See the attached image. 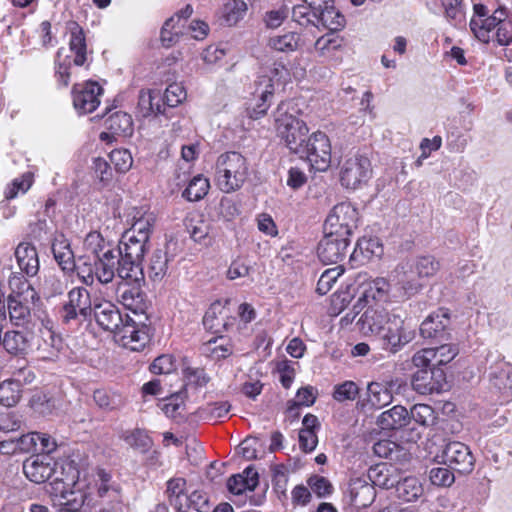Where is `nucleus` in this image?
<instances>
[{
  "instance_id": "2eb2a0df",
  "label": "nucleus",
  "mask_w": 512,
  "mask_h": 512,
  "mask_svg": "<svg viewBox=\"0 0 512 512\" xmlns=\"http://www.w3.org/2000/svg\"><path fill=\"white\" fill-rule=\"evenodd\" d=\"M349 244V239L325 231L324 237L317 246L318 258L324 264L338 263L346 256Z\"/></svg>"
},
{
  "instance_id": "e2e57ef3",
  "label": "nucleus",
  "mask_w": 512,
  "mask_h": 512,
  "mask_svg": "<svg viewBox=\"0 0 512 512\" xmlns=\"http://www.w3.org/2000/svg\"><path fill=\"white\" fill-rule=\"evenodd\" d=\"M84 248L87 252L94 255V258L99 257L108 248H112L110 243L107 242L102 234L98 231L89 232L84 239Z\"/></svg>"
},
{
  "instance_id": "423d86ee",
  "label": "nucleus",
  "mask_w": 512,
  "mask_h": 512,
  "mask_svg": "<svg viewBox=\"0 0 512 512\" xmlns=\"http://www.w3.org/2000/svg\"><path fill=\"white\" fill-rule=\"evenodd\" d=\"M301 155L305 156L309 164L316 171H327L331 165L332 146L326 133L318 130L305 138Z\"/></svg>"
},
{
  "instance_id": "ea45409f",
  "label": "nucleus",
  "mask_w": 512,
  "mask_h": 512,
  "mask_svg": "<svg viewBox=\"0 0 512 512\" xmlns=\"http://www.w3.org/2000/svg\"><path fill=\"white\" fill-rule=\"evenodd\" d=\"M63 48L58 49L54 60V78L58 89H66L71 82L72 61L69 56L61 57Z\"/></svg>"
},
{
  "instance_id": "6e6552de",
  "label": "nucleus",
  "mask_w": 512,
  "mask_h": 512,
  "mask_svg": "<svg viewBox=\"0 0 512 512\" xmlns=\"http://www.w3.org/2000/svg\"><path fill=\"white\" fill-rule=\"evenodd\" d=\"M359 212L350 202L336 204L326 218L324 230L350 240L353 230L357 228Z\"/></svg>"
},
{
  "instance_id": "7c9ffc66",
  "label": "nucleus",
  "mask_w": 512,
  "mask_h": 512,
  "mask_svg": "<svg viewBox=\"0 0 512 512\" xmlns=\"http://www.w3.org/2000/svg\"><path fill=\"white\" fill-rule=\"evenodd\" d=\"M30 302L7 298L9 320L16 328H32V316L28 306Z\"/></svg>"
},
{
  "instance_id": "4468645a",
  "label": "nucleus",
  "mask_w": 512,
  "mask_h": 512,
  "mask_svg": "<svg viewBox=\"0 0 512 512\" xmlns=\"http://www.w3.org/2000/svg\"><path fill=\"white\" fill-rule=\"evenodd\" d=\"M115 337L122 346L132 351L143 350L150 341L147 326L136 323L128 315L125 317V323L116 332Z\"/></svg>"
},
{
  "instance_id": "c756f323",
  "label": "nucleus",
  "mask_w": 512,
  "mask_h": 512,
  "mask_svg": "<svg viewBox=\"0 0 512 512\" xmlns=\"http://www.w3.org/2000/svg\"><path fill=\"white\" fill-rule=\"evenodd\" d=\"M10 294L8 298L34 303L39 299L37 292L21 273H12L9 278Z\"/></svg>"
},
{
  "instance_id": "b1692460",
  "label": "nucleus",
  "mask_w": 512,
  "mask_h": 512,
  "mask_svg": "<svg viewBox=\"0 0 512 512\" xmlns=\"http://www.w3.org/2000/svg\"><path fill=\"white\" fill-rule=\"evenodd\" d=\"M383 245L377 237H362L358 239L349 262L352 266H359L367 263L374 257H381Z\"/></svg>"
},
{
  "instance_id": "4d7b16f0",
  "label": "nucleus",
  "mask_w": 512,
  "mask_h": 512,
  "mask_svg": "<svg viewBox=\"0 0 512 512\" xmlns=\"http://www.w3.org/2000/svg\"><path fill=\"white\" fill-rule=\"evenodd\" d=\"M127 241L123 243V248H116L117 251H121L119 257H124L126 259H132L137 261H142L145 251L146 244L149 241H141L142 239L134 237V239H126Z\"/></svg>"
},
{
  "instance_id": "dca6fc26",
  "label": "nucleus",
  "mask_w": 512,
  "mask_h": 512,
  "mask_svg": "<svg viewBox=\"0 0 512 512\" xmlns=\"http://www.w3.org/2000/svg\"><path fill=\"white\" fill-rule=\"evenodd\" d=\"M392 317L383 306L370 305L357 321L362 334L379 336Z\"/></svg>"
},
{
  "instance_id": "72a5a7b5",
  "label": "nucleus",
  "mask_w": 512,
  "mask_h": 512,
  "mask_svg": "<svg viewBox=\"0 0 512 512\" xmlns=\"http://www.w3.org/2000/svg\"><path fill=\"white\" fill-rule=\"evenodd\" d=\"M160 92L142 89L139 92L138 108L143 117L157 116L165 112L164 105L159 103Z\"/></svg>"
},
{
  "instance_id": "5701e85b",
  "label": "nucleus",
  "mask_w": 512,
  "mask_h": 512,
  "mask_svg": "<svg viewBox=\"0 0 512 512\" xmlns=\"http://www.w3.org/2000/svg\"><path fill=\"white\" fill-rule=\"evenodd\" d=\"M32 328H18L7 330L4 336H1L0 343L7 353L14 356H24L30 348L32 339Z\"/></svg>"
},
{
  "instance_id": "603ef678",
  "label": "nucleus",
  "mask_w": 512,
  "mask_h": 512,
  "mask_svg": "<svg viewBox=\"0 0 512 512\" xmlns=\"http://www.w3.org/2000/svg\"><path fill=\"white\" fill-rule=\"evenodd\" d=\"M247 12V4L243 0H230L223 5L221 18L223 22L232 26L238 23Z\"/></svg>"
},
{
  "instance_id": "f704fd0d",
  "label": "nucleus",
  "mask_w": 512,
  "mask_h": 512,
  "mask_svg": "<svg viewBox=\"0 0 512 512\" xmlns=\"http://www.w3.org/2000/svg\"><path fill=\"white\" fill-rule=\"evenodd\" d=\"M182 377L184 385L194 390L206 387L211 380L204 367H194L187 359L182 363Z\"/></svg>"
},
{
  "instance_id": "39448f33",
  "label": "nucleus",
  "mask_w": 512,
  "mask_h": 512,
  "mask_svg": "<svg viewBox=\"0 0 512 512\" xmlns=\"http://www.w3.org/2000/svg\"><path fill=\"white\" fill-rule=\"evenodd\" d=\"M415 336V328L409 321L392 314L390 321L379 335L381 348L390 354H396L412 342Z\"/></svg>"
},
{
  "instance_id": "4be33fe9",
  "label": "nucleus",
  "mask_w": 512,
  "mask_h": 512,
  "mask_svg": "<svg viewBox=\"0 0 512 512\" xmlns=\"http://www.w3.org/2000/svg\"><path fill=\"white\" fill-rule=\"evenodd\" d=\"M63 349V339L53 330L51 321H47L40 329V340L37 344L39 357L43 360H55Z\"/></svg>"
},
{
  "instance_id": "de8ad7c7",
  "label": "nucleus",
  "mask_w": 512,
  "mask_h": 512,
  "mask_svg": "<svg viewBox=\"0 0 512 512\" xmlns=\"http://www.w3.org/2000/svg\"><path fill=\"white\" fill-rule=\"evenodd\" d=\"M367 402L374 409H381L393 399L391 391L380 383L372 382L367 387Z\"/></svg>"
},
{
  "instance_id": "e433bc0d",
  "label": "nucleus",
  "mask_w": 512,
  "mask_h": 512,
  "mask_svg": "<svg viewBox=\"0 0 512 512\" xmlns=\"http://www.w3.org/2000/svg\"><path fill=\"white\" fill-rule=\"evenodd\" d=\"M117 264V274L124 282L130 284L144 282V273L140 261L119 257Z\"/></svg>"
},
{
  "instance_id": "1a4fd4ad",
  "label": "nucleus",
  "mask_w": 512,
  "mask_h": 512,
  "mask_svg": "<svg viewBox=\"0 0 512 512\" xmlns=\"http://www.w3.org/2000/svg\"><path fill=\"white\" fill-rule=\"evenodd\" d=\"M68 300L59 310L62 323L69 324L81 316L84 320L92 316L93 307L90 292L84 287H74L67 295Z\"/></svg>"
},
{
  "instance_id": "bf43d9fd",
  "label": "nucleus",
  "mask_w": 512,
  "mask_h": 512,
  "mask_svg": "<svg viewBox=\"0 0 512 512\" xmlns=\"http://www.w3.org/2000/svg\"><path fill=\"white\" fill-rule=\"evenodd\" d=\"M95 404L104 411H113L121 406L119 396L104 388H99L93 392Z\"/></svg>"
},
{
  "instance_id": "9b49d317",
  "label": "nucleus",
  "mask_w": 512,
  "mask_h": 512,
  "mask_svg": "<svg viewBox=\"0 0 512 512\" xmlns=\"http://www.w3.org/2000/svg\"><path fill=\"white\" fill-rule=\"evenodd\" d=\"M103 92L102 86L96 81L88 80L74 84L71 95L75 110L83 115L94 112L100 105Z\"/></svg>"
},
{
  "instance_id": "864d4df0",
  "label": "nucleus",
  "mask_w": 512,
  "mask_h": 512,
  "mask_svg": "<svg viewBox=\"0 0 512 512\" xmlns=\"http://www.w3.org/2000/svg\"><path fill=\"white\" fill-rule=\"evenodd\" d=\"M122 439L132 448L142 453L147 452L153 445L152 438L147 431L140 428L128 430L122 435Z\"/></svg>"
},
{
  "instance_id": "473e14b6",
  "label": "nucleus",
  "mask_w": 512,
  "mask_h": 512,
  "mask_svg": "<svg viewBox=\"0 0 512 512\" xmlns=\"http://www.w3.org/2000/svg\"><path fill=\"white\" fill-rule=\"evenodd\" d=\"M51 250L54 259L63 271H74V254L69 241L64 237V235H59L54 238Z\"/></svg>"
},
{
  "instance_id": "cd10ccee",
  "label": "nucleus",
  "mask_w": 512,
  "mask_h": 512,
  "mask_svg": "<svg viewBox=\"0 0 512 512\" xmlns=\"http://www.w3.org/2000/svg\"><path fill=\"white\" fill-rule=\"evenodd\" d=\"M68 472L63 476H56L50 482L49 494L52 498L66 499L73 491V486L79 478V471L72 463H67Z\"/></svg>"
},
{
  "instance_id": "052dcab7",
  "label": "nucleus",
  "mask_w": 512,
  "mask_h": 512,
  "mask_svg": "<svg viewBox=\"0 0 512 512\" xmlns=\"http://www.w3.org/2000/svg\"><path fill=\"white\" fill-rule=\"evenodd\" d=\"M343 266H336L333 268L326 269L320 276L316 292L319 295H326L334 286L338 278L344 273Z\"/></svg>"
},
{
  "instance_id": "a878e982",
  "label": "nucleus",
  "mask_w": 512,
  "mask_h": 512,
  "mask_svg": "<svg viewBox=\"0 0 512 512\" xmlns=\"http://www.w3.org/2000/svg\"><path fill=\"white\" fill-rule=\"evenodd\" d=\"M17 264L27 276H35L39 271V258L34 245L29 242H21L15 250Z\"/></svg>"
},
{
  "instance_id": "8fccbe9b",
  "label": "nucleus",
  "mask_w": 512,
  "mask_h": 512,
  "mask_svg": "<svg viewBox=\"0 0 512 512\" xmlns=\"http://www.w3.org/2000/svg\"><path fill=\"white\" fill-rule=\"evenodd\" d=\"M447 21L454 27H463L466 23L463 0H440Z\"/></svg>"
},
{
  "instance_id": "49530a36",
  "label": "nucleus",
  "mask_w": 512,
  "mask_h": 512,
  "mask_svg": "<svg viewBox=\"0 0 512 512\" xmlns=\"http://www.w3.org/2000/svg\"><path fill=\"white\" fill-rule=\"evenodd\" d=\"M205 351L208 356L216 361L225 359L233 353V345L229 339L223 336L213 337L205 344Z\"/></svg>"
},
{
  "instance_id": "0e129e2a",
  "label": "nucleus",
  "mask_w": 512,
  "mask_h": 512,
  "mask_svg": "<svg viewBox=\"0 0 512 512\" xmlns=\"http://www.w3.org/2000/svg\"><path fill=\"white\" fill-rule=\"evenodd\" d=\"M33 184V175L29 172L22 174L20 177L15 178L5 189V198L12 200L18 196L19 193H26Z\"/></svg>"
},
{
  "instance_id": "412c9836",
  "label": "nucleus",
  "mask_w": 512,
  "mask_h": 512,
  "mask_svg": "<svg viewBox=\"0 0 512 512\" xmlns=\"http://www.w3.org/2000/svg\"><path fill=\"white\" fill-rule=\"evenodd\" d=\"M119 302L128 310L135 314L144 313L146 304V294L141 288V283H121L117 289Z\"/></svg>"
},
{
  "instance_id": "20e7f679",
  "label": "nucleus",
  "mask_w": 512,
  "mask_h": 512,
  "mask_svg": "<svg viewBox=\"0 0 512 512\" xmlns=\"http://www.w3.org/2000/svg\"><path fill=\"white\" fill-rule=\"evenodd\" d=\"M475 30L478 31L477 40L484 44L490 42L492 31H495L494 41L497 45L506 47L512 44V19L509 18L508 9L503 5L498 6L491 13V17Z\"/></svg>"
},
{
  "instance_id": "69168bd1",
  "label": "nucleus",
  "mask_w": 512,
  "mask_h": 512,
  "mask_svg": "<svg viewBox=\"0 0 512 512\" xmlns=\"http://www.w3.org/2000/svg\"><path fill=\"white\" fill-rule=\"evenodd\" d=\"M260 84L265 85V90L261 92L260 100L261 102L257 104L255 108L252 110L251 117L254 119H258L262 116H264L269 108V104L267 103V100L269 97L273 96L274 93V85L272 83L271 78H267V76H263L260 78L259 81Z\"/></svg>"
},
{
  "instance_id": "6ab92c4d",
  "label": "nucleus",
  "mask_w": 512,
  "mask_h": 512,
  "mask_svg": "<svg viewBox=\"0 0 512 512\" xmlns=\"http://www.w3.org/2000/svg\"><path fill=\"white\" fill-rule=\"evenodd\" d=\"M450 325V313L447 308L440 307L430 313L420 325V334L427 339H443Z\"/></svg>"
},
{
  "instance_id": "a211bd4d",
  "label": "nucleus",
  "mask_w": 512,
  "mask_h": 512,
  "mask_svg": "<svg viewBox=\"0 0 512 512\" xmlns=\"http://www.w3.org/2000/svg\"><path fill=\"white\" fill-rule=\"evenodd\" d=\"M132 224L128 231L125 232L124 238L134 239L140 238L141 241H149L156 222V216L153 212L143 207L133 208L131 212Z\"/></svg>"
},
{
  "instance_id": "79ce46f5",
  "label": "nucleus",
  "mask_w": 512,
  "mask_h": 512,
  "mask_svg": "<svg viewBox=\"0 0 512 512\" xmlns=\"http://www.w3.org/2000/svg\"><path fill=\"white\" fill-rule=\"evenodd\" d=\"M301 37L297 32H286L274 35L268 39L267 45L278 52L289 53L296 51L300 46Z\"/></svg>"
},
{
  "instance_id": "ddd939ff",
  "label": "nucleus",
  "mask_w": 512,
  "mask_h": 512,
  "mask_svg": "<svg viewBox=\"0 0 512 512\" xmlns=\"http://www.w3.org/2000/svg\"><path fill=\"white\" fill-rule=\"evenodd\" d=\"M413 389L422 395L439 393L446 386V374L442 368L419 369L412 377Z\"/></svg>"
},
{
  "instance_id": "2f4dec72",
  "label": "nucleus",
  "mask_w": 512,
  "mask_h": 512,
  "mask_svg": "<svg viewBox=\"0 0 512 512\" xmlns=\"http://www.w3.org/2000/svg\"><path fill=\"white\" fill-rule=\"evenodd\" d=\"M409 413L404 406L395 405L391 409L382 412L377 424L382 430H397L407 425Z\"/></svg>"
},
{
  "instance_id": "bb28decb",
  "label": "nucleus",
  "mask_w": 512,
  "mask_h": 512,
  "mask_svg": "<svg viewBox=\"0 0 512 512\" xmlns=\"http://www.w3.org/2000/svg\"><path fill=\"white\" fill-rule=\"evenodd\" d=\"M70 32L69 48L74 53L73 64L83 66L87 60V43L83 28L76 21L68 23Z\"/></svg>"
},
{
  "instance_id": "aec40b11",
  "label": "nucleus",
  "mask_w": 512,
  "mask_h": 512,
  "mask_svg": "<svg viewBox=\"0 0 512 512\" xmlns=\"http://www.w3.org/2000/svg\"><path fill=\"white\" fill-rule=\"evenodd\" d=\"M92 315H94L97 324L104 330L110 331L116 335L125 323L119 309L110 301H102L96 303L93 307Z\"/></svg>"
},
{
  "instance_id": "a18cd8bd",
  "label": "nucleus",
  "mask_w": 512,
  "mask_h": 512,
  "mask_svg": "<svg viewBox=\"0 0 512 512\" xmlns=\"http://www.w3.org/2000/svg\"><path fill=\"white\" fill-rule=\"evenodd\" d=\"M232 405L229 401H215L209 402L200 407L197 411L198 416L208 422H217L218 420L226 417L230 412Z\"/></svg>"
},
{
  "instance_id": "9d476101",
  "label": "nucleus",
  "mask_w": 512,
  "mask_h": 512,
  "mask_svg": "<svg viewBox=\"0 0 512 512\" xmlns=\"http://www.w3.org/2000/svg\"><path fill=\"white\" fill-rule=\"evenodd\" d=\"M390 288L389 281L384 277L365 280L358 287L359 297L354 308L362 310L370 305L381 306L380 303L389 301Z\"/></svg>"
},
{
  "instance_id": "338daca9",
  "label": "nucleus",
  "mask_w": 512,
  "mask_h": 512,
  "mask_svg": "<svg viewBox=\"0 0 512 512\" xmlns=\"http://www.w3.org/2000/svg\"><path fill=\"white\" fill-rule=\"evenodd\" d=\"M109 159L116 172L124 174L128 172L133 164L131 153L127 149H114L109 154Z\"/></svg>"
},
{
  "instance_id": "0eeeda50",
  "label": "nucleus",
  "mask_w": 512,
  "mask_h": 512,
  "mask_svg": "<svg viewBox=\"0 0 512 512\" xmlns=\"http://www.w3.org/2000/svg\"><path fill=\"white\" fill-rule=\"evenodd\" d=\"M372 176V165L368 157L354 155L346 158L339 167L342 187L356 190L367 184Z\"/></svg>"
},
{
  "instance_id": "c85d7f7f",
  "label": "nucleus",
  "mask_w": 512,
  "mask_h": 512,
  "mask_svg": "<svg viewBox=\"0 0 512 512\" xmlns=\"http://www.w3.org/2000/svg\"><path fill=\"white\" fill-rule=\"evenodd\" d=\"M259 484V474L252 467L249 466L244 469L241 474H235L227 480V488L229 492L240 495L245 491H253Z\"/></svg>"
},
{
  "instance_id": "393cba45",
  "label": "nucleus",
  "mask_w": 512,
  "mask_h": 512,
  "mask_svg": "<svg viewBox=\"0 0 512 512\" xmlns=\"http://www.w3.org/2000/svg\"><path fill=\"white\" fill-rule=\"evenodd\" d=\"M121 251L116 248H108L99 257L93 259L95 279L101 284L112 282L115 277V265Z\"/></svg>"
},
{
  "instance_id": "f257e3e1",
  "label": "nucleus",
  "mask_w": 512,
  "mask_h": 512,
  "mask_svg": "<svg viewBox=\"0 0 512 512\" xmlns=\"http://www.w3.org/2000/svg\"><path fill=\"white\" fill-rule=\"evenodd\" d=\"M301 114V109L292 99L282 101L274 113L277 136L295 154L303 150V143L309 132L306 122L300 118Z\"/></svg>"
},
{
  "instance_id": "09e8293b",
  "label": "nucleus",
  "mask_w": 512,
  "mask_h": 512,
  "mask_svg": "<svg viewBox=\"0 0 512 512\" xmlns=\"http://www.w3.org/2000/svg\"><path fill=\"white\" fill-rule=\"evenodd\" d=\"M168 270L167 252L162 249H156L149 260L147 267L148 276L152 281H160L166 275Z\"/></svg>"
},
{
  "instance_id": "774afa93",
  "label": "nucleus",
  "mask_w": 512,
  "mask_h": 512,
  "mask_svg": "<svg viewBox=\"0 0 512 512\" xmlns=\"http://www.w3.org/2000/svg\"><path fill=\"white\" fill-rule=\"evenodd\" d=\"M74 270L82 283L87 286L93 285L96 280L94 274V261H92L88 256L80 257L78 263L75 262Z\"/></svg>"
},
{
  "instance_id": "3c124183",
  "label": "nucleus",
  "mask_w": 512,
  "mask_h": 512,
  "mask_svg": "<svg viewBox=\"0 0 512 512\" xmlns=\"http://www.w3.org/2000/svg\"><path fill=\"white\" fill-rule=\"evenodd\" d=\"M183 25L175 23V16L168 18L160 30V43L164 48H171L176 45L183 35Z\"/></svg>"
},
{
  "instance_id": "f03ea898",
  "label": "nucleus",
  "mask_w": 512,
  "mask_h": 512,
  "mask_svg": "<svg viewBox=\"0 0 512 512\" xmlns=\"http://www.w3.org/2000/svg\"><path fill=\"white\" fill-rule=\"evenodd\" d=\"M440 269L441 263L433 255L417 256L411 262L398 265L395 269L398 290L402 296L409 298L423 288L420 280L434 277Z\"/></svg>"
},
{
  "instance_id": "5fc2aeb1",
  "label": "nucleus",
  "mask_w": 512,
  "mask_h": 512,
  "mask_svg": "<svg viewBox=\"0 0 512 512\" xmlns=\"http://www.w3.org/2000/svg\"><path fill=\"white\" fill-rule=\"evenodd\" d=\"M22 389L11 378L0 383V404L5 407L15 406L21 399Z\"/></svg>"
},
{
  "instance_id": "6e6d98bb",
  "label": "nucleus",
  "mask_w": 512,
  "mask_h": 512,
  "mask_svg": "<svg viewBox=\"0 0 512 512\" xmlns=\"http://www.w3.org/2000/svg\"><path fill=\"white\" fill-rule=\"evenodd\" d=\"M304 0L292 9V18L300 26L307 27L309 25L318 26L319 17Z\"/></svg>"
},
{
  "instance_id": "f3484780",
  "label": "nucleus",
  "mask_w": 512,
  "mask_h": 512,
  "mask_svg": "<svg viewBox=\"0 0 512 512\" xmlns=\"http://www.w3.org/2000/svg\"><path fill=\"white\" fill-rule=\"evenodd\" d=\"M57 465L58 464L47 455H36L24 461L23 472L31 482L41 484L56 473Z\"/></svg>"
},
{
  "instance_id": "680f3d73",
  "label": "nucleus",
  "mask_w": 512,
  "mask_h": 512,
  "mask_svg": "<svg viewBox=\"0 0 512 512\" xmlns=\"http://www.w3.org/2000/svg\"><path fill=\"white\" fill-rule=\"evenodd\" d=\"M345 17L332 5L319 17V24L330 32H336L344 28Z\"/></svg>"
},
{
  "instance_id": "a19ab883",
  "label": "nucleus",
  "mask_w": 512,
  "mask_h": 512,
  "mask_svg": "<svg viewBox=\"0 0 512 512\" xmlns=\"http://www.w3.org/2000/svg\"><path fill=\"white\" fill-rule=\"evenodd\" d=\"M424 489L418 478L409 476L399 481L396 486V493L400 500L412 502L423 495Z\"/></svg>"
},
{
  "instance_id": "c03bdc74",
  "label": "nucleus",
  "mask_w": 512,
  "mask_h": 512,
  "mask_svg": "<svg viewBox=\"0 0 512 512\" xmlns=\"http://www.w3.org/2000/svg\"><path fill=\"white\" fill-rule=\"evenodd\" d=\"M97 494L102 499L103 504L109 505L108 508H103L102 512H114L121 508L122 496L118 486L111 485L110 483H100Z\"/></svg>"
},
{
  "instance_id": "4c0bfd02",
  "label": "nucleus",
  "mask_w": 512,
  "mask_h": 512,
  "mask_svg": "<svg viewBox=\"0 0 512 512\" xmlns=\"http://www.w3.org/2000/svg\"><path fill=\"white\" fill-rule=\"evenodd\" d=\"M105 127L116 136H131L133 120L130 114L124 111H116L105 120Z\"/></svg>"
},
{
  "instance_id": "f8f14e48",
  "label": "nucleus",
  "mask_w": 512,
  "mask_h": 512,
  "mask_svg": "<svg viewBox=\"0 0 512 512\" xmlns=\"http://www.w3.org/2000/svg\"><path fill=\"white\" fill-rule=\"evenodd\" d=\"M442 462L459 474H469L474 469L475 458L466 444L449 442L442 452Z\"/></svg>"
},
{
  "instance_id": "13d9d810",
  "label": "nucleus",
  "mask_w": 512,
  "mask_h": 512,
  "mask_svg": "<svg viewBox=\"0 0 512 512\" xmlns=\"http://www.w3.org/2000/svg\"><path fill=\"white\" fill-rule=\"evenodd\" d=\"M410 418L423 427H429L435 423L437 416L432 406L418 403L411 408Z\"/></svg>"
},
{
  "instance_id": "58836bf2",
  "label": "nucleus",
  "mask_w": 512,
  "mask_h": 512,
  "mask_svg": "<svg viewBox=\"0 0 512 512\" xmlns=\"http://www.w3.org/2000/svg\"><path fill=\"white\" fill-rule=\"evenodd\" d=\"M343 46L344 38L334 32H329L316 40L314 49L319 56L333 57L336 52L342 50Z\"/></svg>"
},
{
  "instance_id": "c9c22d12",
  "label": "nucleus",
  "mask_w": 512,
  "mask_h": 512,
  "mask_svg": "<svg viewBox=\"0 0 512 512\" xmlns=\"http://www.w3.org/2000/svg\"><path fill=\"white\" fill-rule=\"evenodd\" d=\"M491 388L498 394L500 403L512 400V371L501 369L491 375Z\"/></svg>"
},
{
  "instance_id": "37998d69",
  "label": "nucleus",
  "mask_w": 512,
  "mask_h": 512,
  "mask_svg": "<svg viewBox=\"0 0 512 512\" xmlns=\"http://www.w3.org/2000/svg\"><path fill=\"white\" fill-rule=\"evenodd\" d=\"M209 189V179L202 174H198L188 182L187 187L182 192V197L187 201L196 202L203 199L208 194Z\"/></svg>"
},
{
  "instance_id": "7ed1b4c3",
  "label": "nucleus",
  "mask_w": 512,
  "mask_h": 512,
  "mask_svg": "<svg viewBox=\"0 0 512 512\" xmlns=\"http://www.w3.org/2000/svg\"><path fill=\"white\" fill-rule=\"evenodd\" d=\"M248 177L246 158L238 152L231 151L221 154L216 161L215 181L224 193H232L241 189Z\"/></svg>"
}]
</instances>
